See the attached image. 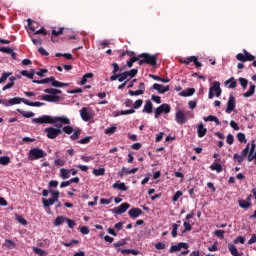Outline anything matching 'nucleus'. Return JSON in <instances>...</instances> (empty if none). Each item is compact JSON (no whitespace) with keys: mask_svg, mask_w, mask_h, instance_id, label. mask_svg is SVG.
Returning <instances> with one entry per match:
<instances>
[{"mask_svg":"<svg viewBox=\"0 0 256 256\" xmlns=\"http://www.w3.org/2000/svg\"><path fill=\"white\" fill-rule=\"evenodd\" d=\"M32 123H35L36 125H43V123H48L49 125H55V123H58L56 125V129H61L63 125H71V120L67 118L66 116H49L44 115L39 118L32 119Z\"/></svg>","mask_w":256,"mask_h":256,"instance_id":"1","label":"nucleus"},{"mask_svg":"<svg viewBox=\"0 0 256 256\" xmlns=\"http://www.w3.org/2000/svg\"><path fill=\"white\" fill-rule=\"evenodd\" d=\"M73 128L71 126H64L62 129L55 128V127H47L44 129V133H46V137L48 139H57L59 135H63V133H66V135L73 134Z\"/></svg>","mask_w":256,"mask_h":256,"instance_id":"2","label":"nucleus"},{"mask_svg":"<svg viewBox=\"0 0 256 256\" xmlns=\"http://www.w3.org/2000/svg\"><path fill=\"white\" fill-rule=\"evenodd\" d=\"M139 73V70L137 68L131 69L130 71H125L120 73L116 76H111L110 81H119V83H123V81L129 82L130 79H133V77H137V74Z\"/></svg>","mask_w":256,"mask_h":256,"instance_id":"3","label":"nucleus"},{"mask_svg":"<svg viewBox=\"0 0 256 256\" xmlns=\"http://www.w3.org/2000/svg\"><path fill=\"white\" fill-rule=\"evenodd\" d=\"M138 65H151V67H157V56L147 53H142L139 56Z\"/></svg>","mask_w":256,"mask_h":256,"instance_id":"4","label":"nucleus"},{"mask_svg":"<svg viewBox=\"0 0 256 256\" xmlns=\"http://www.w3.org/2000/svg\"><path fill=\"white\" fill-rule=\"evenodd\" d=\"M236 59L237 61H241L242 63H247V61H253L252 65L256 67L255 56L249 53V51H247L246 49H243V53H238L236 55Z\"/></svg>","mask_w":256,"mask_h":256,"instance_id":"5","label":"nucleus"},{"mask_svg":"<svg viewBox=\"0 0 256 256\" xmlns=\"http://www.w3.org/2000/svg\"><path fill=\"white\" fill-rule=\"evenodd\" d=\"M46 156H47V153H45L41 148H32L29 150V153H28L29 161H37L39 159H43V157H46Z\"/></svg>","mask_w":256,"mask_h":256,"instance_id":"6","label":"nucleus"},{"mask_svg":"<svg viewBox=\"0 0 256 256\" xmlns=\"http://www.w3.org/2000/svg\"><path fill=\"white\" fill-rule=\"evenodd\" d=\"M21 103L26 105L27 99L19 97H14L9 100L0 99V105H4V107H13V105H21Z\"/></svg>","mask_w":256,"mask_h":256,"instance_id":"7","label":"nucleus"},{"mask_svg":"<svg viewBox=\"0 0 256 256\" xmlns=\"http://www.w3.org/2000/svg\"><path fill=\"white\" fill-rule=\"evenodd\" d=\"M221 93V82H214V84L209 88L208 99L221 97Z\"/></svg>","mask_w":256,"mask_h":256,"instance_id":"8","label":"nucleus"},{"mask_svg":"<svg viewBox=\"0 0 256 256\" xmlns=\"http://www.w3.org/2000/svg\"><path fill=\"white\" fill-rule=\"evenodd\" d=\"M251 151V143H248L246 147L242 150L240 154H234L233 158L237 161V163H243L245 161V157L249 161V152Z\"/></svg>","mask_w":256,"mask_h":256,"instance_id":"9","label":"nucleus"},{"mask_svg":"<svg viewBox=\"0 0 256 256\" xmlns=\"http://www.w3.org/2000/svg\"><path fill=\"white\" fill-rule=\"evenodd\" d=\"M163 113H165V115L171 113V105L164 103L158 106L154 111L155 119H159V115Z\"/></svg>","mask_w":256,"mask_h":256,"instance_id":"10","label":"nucleus"},{"mask_svg":"<svg viewBox=\"0 0 256 256\" xmlns=\"http://www.w3.org/2000/svg\"><path fill=\"white\" fill-rule=\"evenodd\" d=\"M180 63H182L184 65H190L191 63H194L195 67H197V68L203 67V64H201V62H199V58H197V56H190V57L186 58L185 60L180 59Z\"/></svg>","mask_w":256,"mask_h":256,"instance_id":"11","label":"nucleus"},{"mask_svg":"<svg viewBox=\"0 0 256 256\" xmlns=\"http://www.w3.org/2000/svg\"><path fill=\"white\" fill-rule=\"evenodd\" d=\"M129 207H131V204L124 202L120 204L119 207L113 208L111 211L114 215H122V213L127 212V209H129Z\"/></svg>","mask_w":256,"mask_h":256,"instance_id":"12","label":"nucleus"},{"mask_svg":"<svg viewBox=\"0 0 256 256\" xmlns=\"http://www.w3.org/2000/svg\"><path fill=\"white\" fill-rule=\"evenodd\" d=\"M236 105H237V102L235 100V96L230 95L227 102L225 113H228V114L233 113V111H235Z\"/></svg>","mask_w":256,"mask_h":256,"instance_id":"13","label":"nucleus"},{"mask_svg":"<svg viewBox=\"0 0 256 256\" xmlns=\"http://www.w3.org/2000/svg\"><path fill=\"white\" fill-rule=\"evenodd\" d=\"M175 121L178 125H185L187 122V116H185V112H183V110H178L175 113Z\"/></svg>","mask_w":256,"mask_h":256,"instance_id":"14","label":"nucleus"},{"mask_svg":"<svg viewBox=\"0 0 256 256\" xmlns=\"http://www.w3.org/2000/svg\"><path fill=\"white\" fill-rule=\"evenodd\" d=\"M251 161H255L256 165V144L255 140H252L250 143V152L248 155V163H251Z\"/></svg>","mask_w":256,"mask_h":256,"instance_id":"15","label":"nucleus"},{"mask_svg":"<svg viewBox=\"0 0 256 256\" xmlns=\"http://www.w3.org/2000/svg\"><path fill=\"white\" fill-rule=\"evenodd\" d=\"M42 101H47L48 103H59L61 101V96L57 95H42L40 97Z\"/></svg>","mask_w":256,"mask_h":256,"instance_id":"16","label":"nucleus"},{"mask_svg":"<svg viewBox=\"0 0 256 256\" xmlns=\"http://www.w3.org/2000/svg\"><path fill=\"white\" fill-rule=\"evenodd\" d=\"M152 88L155 91H158V93H160V95H163L164 93H167V91H169L171 89V87L169 85L164 86V85H161L159 83H154Z\"/></svg>","mask_w":256,"mask_h":256,"instance_id":"17","label":"nucleus"},{"mask_svg":"<svg viewBox=\"0 0 256 256\" xmlns=\"http://www.w3.org/2000/svg\"><path fill=\"white\" fill-rule=\"evenodd\" d=\"M128 215L131 219H137V217L143 215V210H141V208H132L128 211Z\"/></svg>","mask_w":256,"mask_h":256,"instance_id":"18","label":"nucleus"},{"mask_svg":"<svg viewBox=\"0 0 256 256\" xmlns=\"http://www.w3.org/2000/svg\"><path fill=\"white\" fill-rule=\"evenodd\" d=\"M80 117L83 121H91V114L87 111V107H83L80 110Z\"/></svg>","mask_w":256,"mask_h":256,"instance_id":"19","label":"nucleus"},{"mask_svg":"<svg viewBox=\"0 0 256 256\" xmlns=\"http://www.w3.org/2000/svg\"><path fill=\"white\" fill-rule=\"evenodd\" d=\"M142 113H148V114L153 113V102H151V100H147L145 102Z\"/></svg>","mask_w":256,"mask_h":256,"instance_id":"20","label":"nucleus"},{"mask_svg":"<svg viewBox=\"0 0 256 256\" xmlns=\"http://www.w3.org/2000/svg\"><path fill=\"white\" fill-rule=\"evenodd\" d=\"M50 83H51L52 87H69V83L59 82L53 76H51Z\"/></svg>","mask_w":256,"mask_h":256,"instance_id":"21","label":"nucleus"},{"mask_svg":"<svg viewBox=\"0 0 256 256\" xmlns=\"http://www.w3.org/2000/svg\"><path fill=\"white\" fill-rule=\"evenodd\" d=\"M197 134L200 139L205 137V135H207V128L203 126V123L198 125Z\"/></svg>","mask_w":256,"mask_h":256,"instance_id":"22","label":"nucleus"},{"mask_svg":"<svg viewBox=\"0 0 256 256\" xmlns=\"http://www.w3.org/2000/svg\"><path fill=\"white\" fill-rule=\"evenodd\" d=\"M112 187L113 189H119V191H127V189H129L124 182H119V181L114 183Z\"/></svg>","mask_w":256,"mask_h":256,"instance_id":"23","label":"nucleus"},{"mask_svg":"<svg viewBox=\"0 0 256 256\" xmlns=\"http://www.w3.org/2000/svg\"><path fill=\"white\" fill-rule=\"evenodd\" d=\"M210 169L211 171H217V173H222L223 165L217 163V160H215V162L212 165H210Z\"/></svg>","mask_w":256,"mask_h":256,"instance_id":"24","label":"nucleus"},{"mask_svg":"<svg viewBox=\"0 0 256 256\" xmlns=\"http://www.w3.org/2000/svg\"><path fill=\"white\" fill-rule=\"evenodd\" d=\"M44 93H48V95H61L63 91L55 88H46L44 89Z\"/></svg>","mask_w":256,"mask_h":256,"instance_id":"25","label":"nucleus"},{"mask_svg":"<svg viewBox=\"0 0 256 256\" xmlns=\"http://www.w3.org/2000/svg\"><path fill=\"white\" fill-rule=\"evenodd\" d=\"M195 94V88H187L186 90L180 93L181 97H191Z\"/></svg>","mask_w":256,"mask_h":256,"instance_id":"26","label":"nucleus"},{"mask_svg":"<svg viewBox=\"0 0 256 256\" xmlns=\"http://www.w3.org/2000/svg\"><path fill=\"white\" fill-rule=\"evenodd\" d=\"M255 85L253 83H250V88L247 92L243 94L244 97H253L255 95Z\"/></svg>","mask_w":256,"mask_h":256,"instance_id":"27","label":"nucleus"},{"mask_svg":"<svg viewBox=\"0 0 256 256\" xmlns=\"http://www.w3.org/2000/svg\"><path fill=\"white\" fill-rule=\"evenodd\" d=\"M60 177H61V179H69V177H71V171H69L65 168H61L60 169Z\"/></svg>","mask_w":256,"mask_h":256,"instance_id":"28","label":"nucleus"},{"mask_svg":"<svg viewBox=\"0 0 256 256\" xmlns=\"http://www.w3.org/2000/svg\"><path fill=\"white\" fill-rule=\"evenodd\" d=\"M66 221H67V217L58 216L54 221V225H55V227H59V225H63L64 222H66Z\"/></svg>","mask_w":256,"mask_h":256,"instance_id":"29","label":"nucleus"},{"mask_svg":"<svg viewBox=\"0 0 256 256\" xmlns=\"http://www.w3.org/2000/svg\"><path fill=\"white\" fill-rule=\"evenodd\" d=\"M18 113L22 115V117H25L26 119H31V117H35V113L33 112H25L24 110L17 109Z\"/></svg>","mask_w":256,"mask_h":256,"instance_id":"30","label":"nucleus"},{"mask_svg":"<svg viewBox=\"0 0 256 256\" xmlns=\"http://www.w3.org/2000/svg\"><path fill=\"white\" fill-rule=\"evenodd\" d=\"M225 85H229V89H235V87H237V81H235L234 77H231L230 79L225 81Z\"/></svg>","mask_w":256,"mask_h":256,"instance_id":"31","label":"nucleus"},{"mask_svg":"<svg viewBox=\"0 0 256 256\" xmlns=\"http://www.w3.org/2000/svg\"><path fill=\"white\" fill-rule=\"evenodd\" d=\"M42 203L44 205V207H51V205H55V203H57V201L53 200V198H49V199H42Z\"/></svg>","mask_w":256,"mask_h":256,"instance_id":"32","label":"nucleus"},{"mask_svg":"<svg viewBox=\"0 0 256 256\" xmlns=\"http://www.w3.org/2000/svg\"><path fill=\"white\" fill-rule=\"evenodd\" d=\"M238 205L241 209H249V207H251V202H248L247 200H239Z\"/></svg>","mask_w":256,"mask_h":256,"instance_id":"33","label":"nucleus"},{"mask_svg":"<svg viewBox=\"0 0 256 256\" xmlns=\"http://www.w3.org/2000/svg\"><path fill=\"white\" fill-rule=\"evenodd\" d=\"M13 75V72H3L0 77V84L5 83L9 77Z\"/></svg>","mask_w":256,"mask_h":256,"instance_id":"34","label":"nucleus"},{"mask_svg":"<svg viewBox=\"0 0 256 256\" xmlns=\"http://www.w3.org/2000/svg\"><path fill=\"white\" fill-rule=\"evenodd\" d=\"M32 83H36L37 85H47V83H51V77L42 80H32Z\"/></svg>","mask_w":256,"mask_h":256,"instance_id":"35","label":"nucleus"},{"mask_svg":"<svg viewBox=\"0 0 256 256\" xmlns=\"http://www.w3.org/2000/svg\"><path fill=\"white\" fill-rule=\"evenodd\" d=\"M26 105L29 107H44L45 103L44 102H31L29 100H26Z\"/></svg>","mask_w":256,"mask_h":256,"instance_id":"36","label":"nucleus"},{"mask_svg":"<svg viewBox=\"0 0 256 256\" xmlns=\"http://www.w3.org/2000/svg\"><path fill=\"white\" fill-rule=\"evenodd\" d=\"M65 32V27L59 28V30H55V28L52 29V37H59V35H63Z\"/></svg>","mask_w":256,"mask_h":256,"instance_id":"37","label":"nucleus"},{"mask_svg":"<svg viewBox=\"0 0 256 256\" xmlns=\"http://www.w3.org/2000/svg\"><path fill=\"white\" fill-rule=\"evenodd\" d=\"M228 249H229L231 255H233V256H239V251L237 250V247H235V245L229 244V245H228Z\"/></svg>","mask_w":256,"mask_h":256,"instance_id":"38","label":"nucleus"},{"mask_svg":"<svg viewBox=\"0 0 256 256\" xmlns=\"http://www.w3.org/2000/svg\"><path fill=\"white\" fill-rule=\"evenodd\" d=\"M92 173L95 177H102V175H105V168L94 169Z\"/></svg>","mask_w":256,"mask_h":256,"instance_id":"39","label":"nucleus"},{"mask_svg":"<svg viewBox=\"0 0 256 256\" xmlns=\"http://www.w3.org/2000/svg\"><path fill=\"white\" fill-rule=\"evenodd\" d=\"M81 136V129H76L74 133L70 136L71 141H77Z\"/></svg>","mask_w":256,"mask_h":256,"instance_id":"40","label":"nucleus"},{"mask_svg":"<svg viewBox=\"0 0 256 256\" xmlns=\"http://www.w3.org/2000/svg\"><path fill=\"white\" fill-rule=\"evenodd\" d=\"M87 79H93V73L85 74L80 81V85H85V83H87Z\"/></svg>","mask_w":256,"mask_h":256,"instance_id":"41","label":"nucleus"},{"mask_svg":"<svg viewBox=\"0 0 256 256\" xmlns=\"http://www.w3.org/2000/svg\"><path fill=\"white\" fill-rule=\"evenodd\" d=\"M65 163H67V161H65V159L58 158V159L54 160V165L56 167H65Z\"/></svg>","mask_w":256,"mask_h":256,"instance_id":"42","label":"nucleus"},{"mask_svg":"<svg viewBox=\"0 0 256 256\" xmlns=\"http://www.w3.org/2000/svg\"><path fill=\"white\" fill-rule=\"evenodd\" d=\"M9 163H11V158H9V156L0 157V165H9Z\"/></svg>","mask_w":256,"mask_h":256,"instance_id":"43","label":"nucleus"},{"mask_svg":"<svg viewBox=\"0 0 256 256\" xmlns=\"http://www.w3.org/2000/svg\"><path fill=\"white\" fill-rule=\"evenodd\" d=\"M137 61L139 62V56H134L132 58L129 59V61H127V67H129L131 69V67H133V63H137Z\"/></svg>","mask_w":256,"mask_h":256,"instance_id":"44","label":"nucleus"},{"mask_svg":"<svg viewBox=\"0 0 256 256\" xmlns=\"http://www.w3.org/2000/svg\"><path fill=\"white\" fill-rule=\"evenodd\" d=\"M238 81L243 89H247V85H249V80H247V78L240 77Z\"/></svg>","mask_w":256,"mask_h":256,"instance_id":"45","label":"nucleus"},{"mask_svg":"<svg viewBox=\"0 0 256 256\" xmlns=\"http://www.w3.org/2000/svg\"><path fill=\"white\" fill-rule=\"evenodd\" d=\"M33 251L36 255H39V256H46L47 255V251H45L41 248L34 247Z\"/></svg>","mask_w":256,"mask_h":256,"instance_id":"46","label":"nucleus"},{"mask_svg":"<svg viewBox=\"0 0 256 256\" xmlns=\"http://www.w3.org/2000/svg\"><path fill=\"white\" fill-rule=\"evenodd\" d=\"M214 235L218 237V239H225V230H215Z\"/></svg>","mask_w":256,"mask_h":256,"instance_id":"47","label":"nucleus"},{"mask_svg":"<svg viewBox=\"0 0 256 256\" xmlns=\"http://www.w3.org/2000/svg\"><path fill=\"white\" fill-rule=\"evenodd\" d=\"M237 139L240 143H247V138L245 136V133L239 132L237 134Z\"/></svg>","mask_w":256,"mask_h":256,"instance_id":"48","label":"nucleus"},{"mask_svg":"<svg viewBox=\"0 0 256 256\" xmlns=\"http://www.w3.org/2000/svg\"><path fill=\"white\" fill-rule=\"evenodd\" d=\"M183 196V192L178 190L172 197L173 203H177L179 201V198Z\"/></svg>","mask_w":256,"mask_h":256,"instance_id":"49","label":"nucleus"},{"mask_svg":"<svg viewBox=\"0 0 256 256\" xmlns=\"http://www.w3.org/2000/svg\"><path fill=\"white\" fill-rule=\"evenodd\" d=\"M143 105V99H138L132 104V109H140V107Z\"/></svg>","mask_w":256,"mask_h":256,"instance_id":"50","label":"nucleus"},{"mask_svg":"<svg viewBox=\"0 0 256 256\" xmlns=\"http://www.w3.org/2000/svg\"><path fill=\"white\" fill-rule=\"evenodd\" d=\"M112 67H113V71H112L113 75H112V77H115L116 75H119V74H117L120 71L119 64L114 62V63H112Z\"/></svg>","mask_w":256,"mask_h":256,"instance_id":"51","label":"nucleus"},{"mask_svg":"<svg viewBox=\"0 0 256 256\" xmlns=\"http://www.w3.org/2000/svg\"><path fill=\"white\" fill-rule=\"evenodd\" d=\"M133 113H135V109L131 108L128 110H121L118 112V115H133Z\"/></svg>","mask_w":256,"mask_h":256,"instance_id":"52","label":"nucleus"},{"mask_svg":"<svg viewBox=\"0 0 256 256\" xmlns=\"http://www.w3.org/2000/svg\"><path fill=\"white\" fill-rule=\"evenodd\" d=\"M128 94H129L131 97H137V96H139V95H143V90H136V91L129 90V91H128Z\"/></svg>","mask_w":256,"mask_h":256,"instance_id":"53","label":"nucleus"},{"mask_svg":"<svg viewBox=\"0 0 256 256\" xmlns=\"http://www.w3.org/2000/svg\"><path fill=\"white\" fill-rule=\"evenodd\" d=\"M5 247H7V249H15L17 245L15 242H13V240H6Z\"/></svg>","mask_w":256,"mask_h":256,"instance_id":"54","label":"nucleus"},{"mask_svg":"<svg viewBox=\"0 0 256 256\" xmlns=\"http://www.w3.org/2000/svg\"><path fill=\"white\" fill-rule=\"evenodd\" d=\"M122 255H137V251L133 250V249H122L121 250Z\"/></svg>","mask_w":256,"mask_h":256,"instance_id":"55","label":"nucleus"},{"mask_svg":"<svg viewBox=\"0 0 256 256\" xmlns=\"http://www.w3.org/2000/svg\"><path fill=\"white\" fill-rule=\"evenodd\" d=\"M16 221H18V223H20L21 225H27V220L19 214H16Z\"/></svg>","mask_w":256,"mask_h":256,"instance_id":"56","label":"nucleus"},{"mask_svg":"<svg viewBox=\"0 0 256 256\" xmlns=\"http://www.w3.org/2000/svg\"><path fill=\"white\" fill-rule=\"evenodd\" d=\"M91 142V136H86L78 141L80 145H87V143Z\"/></svg>","mask_w":256,"mask_h":256,"instance_id":"57","label":"nucleus"},{"mask_svg":"<svg viewBox=\"0 0 256 256\" xmlns=\"http://www.w3.org/2000/svg\"><path fill=\"white\" fill-rule=\"evenodd\" d=\"M179 230V224H172V237H177V231Z\"/></svg>","mask_w":256,"mask_h":256,"instance_id":"58","label":"nucleus"},{"mask_svg":"<svg viewBox=\"0 0 256 256\" xmlns=\"http://www.w3.org/2000/svg\"><path fill=\"white\" fill-rule=\"evenodd\" d=\"M49 193H51L53 200H55L56 202L59 201V191H53L52 189H50Z\"/></svg>","mask_w":256,"mask_h":256,"instance_id":"59","label":"nucleus"},{"mask_svg":"<svg viewBox=\"0 0 256 256\" xmlns=\"http://www.w3.org/2000/svg\"><path fill=\"white\" fill-rule=\"evenodd\" d=\"M116 131H117V127L112 126V127H109L105 130V134L106 135H113V133H115Z\"/></svg>","mask_w":256,"mask_h":256,"instance_id":"60","label":"nucleus"},{"mask_svg":"<svg viewBox=\"0 0 256 256\" xmlns=\"http://www.w3.org/2000/svg\"><path fill=\"white\" fill-rule=\"evenodd\" d=\"M226 143H228V145H233V143H235V137L233 136V134L227 135Z\"/></svg>","mask_w":256,"mask_h":256,"instance_id":"61","label":"nucleus"},{"mask_svg":"<svg viewBox=\"0 0 256 256\" xmlns=\"http://www.w3.org/2000/svg\"><path fill=\"white\" fill-rule=\"evenodd\" d=\"M234 243L235 245H237V243H241V245L245 244V237L243 236H238L234 239Z\"/></svg>","mask_w":256,"mask_h":256,"instance_id":"62","label":"nucleus"},{"mask_svg":"<svg viewBox=\"0 0 256 256\" xmlns=\"http://www.w3.org/2000/svg\"><path fill=\"white\" fill-rule=\"evenodd\" d=\"M124 245H127V241L125 239L119 240L118 242L113 244V247H123Z\"/></svg>","mask_w":256,"mask_h":256,"instance_id":"63","label":"nucleus"},{"mask_svg":"<svg viewBox=\"0 0 256 256\" xmlns=\"http://www.w3.org/2000/svg\"><path fill=\"white\" fill-rule=\"evenodd\" d=\"M155 249H157L158 251H163V249H165V243H163V242L156 243Z\"/></svg>","mask_w":256,"mask_h":256,"instance_id":"64","label":"nucleus"}]
</instances>
